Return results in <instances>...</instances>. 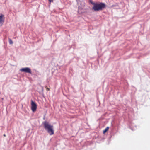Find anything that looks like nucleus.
Listing matches in <instances>:
<instances>
[{
  "label": "nucleus",
  "mask_w": 150,
  "mask_h": 150,
  "mask_svg": "<svg viewBox=\"0 0 150 150\" xmlns=\"http://www.w3.org/2000/svg\"><path fill=\"white\" fill-rule=\"evenodd\" d=\"M91 3L93 5L92 9L95 11H99L100 10H102L106 6L105 4L102 3H98L91 2Z\"/></svg>",
  "instance_id": "nucleus-1"
},
{
  "label": "nucleus",
  "mask_w": 150,
  "mask_h": 150,
  "mask_svg": "<svg viewBox=\"0 0 150 150\" xmlns=\"http://www.w3.org/2000/svg\"><path fill=\"white\" fill-rule=\"evenodd\" d=\"M43 125L45 129L47 131L50 135H51L54 134V132L53 125H51L46 122H44Z\"/></svg>",
  "instance_id": "nucleus-2"
},
{
  "label": "nucleus",
  "mask_w": 150,
  "mask_h": 150,
  "mask_svg": "<svg viewBox=\"0 0 150 150\" xmlns=\"http://www.w3.org/2000/svg\"><path fill=\"white\" fill-rule=\"evenodd\" d=\"M31 109L33 112H35L36 110L37 106L36 104L32 100L31 101Z\"/></svg>",
  "instance_id": "nucleus-3"
},
{
  "label": "nucleus",
  "mask_w": 150,
  "mask_h": 150,
  "mask_svg": "<svg viewBox=\"0 0 150 150\" xmlns=\"http://www.w3.org/2000/svg\"><path fill=\"white\" fill-rule=\"evenodd\" d=\"M20 70L22 72L28 73L30 74L31 73V69L28 67L22 68Z\"/></svg>",
  "instance_id": "nucleus-4"
},
{
  "label": "nucleus",
  "mask_w": 150,
  "mask_h": 150,
  "mask_svg": "<svg viewBox=\"0 0 150 150\" xmlns=\"http://www.w3.org/2000/svg\"><path fill=\"white\" fill-rule=\"evenodd\" d=\"M4 16L2 14H0V25H2L4 21Z\"/></svg>",
  "instance_id": "nucleus-5"
},
{
  "label": "nucleus",
  "mask_w": 150,
  "mask_h": 150,
  "mask_svg": "<svg viewBox=\"0 0 150 150\" xmlns=\"http://www.w3.org/2000/svg\"><path fill=\"white\" fill-rule=\"evenodd\" d=\"M109 127H107L103 131V134L105 133L109 129Z\"/></svg>",
  "instance_id": "nucleus-6"
},
{
  "label": "nucleus",
  "mask_w": 150,
  "mask_h": 150,
  "mask_svg": "<svg viewBox=\"0 0 150 150\" xmlns=\"http://www.w3.org/2000/svg\"><path fill=\"white\" fill-rule=\"evenodd\" d=\"M9 43L10 44H12L13 43V42L10 39H9Z\"/></svg>",
  "instance_id": "nucleus-7"
},
{
  "label": "nucleus",
  "mask_w": 150,
  "mask_h": 150,
  "mask_svg": "<svg viewBox=\"0 0 150 150\" xmlns=\"http://www.w3.org/2000/svg\"><path fill=\"white\" fill-rule=\"evenodd\" d=\"M45 88H46V90L48 91H49L50 90V88H47V86H46L45 87Z\"/></svg>",
  "instance_id": "nucleus-8"
},
{
  "label": "nucleus",
  "mask_w": 150,
  "mask_h": 150,
  "mask_svg": "<svg viewBox=\"0 0 150 150\" xmlns=\"http://www.w3.org/2000/svg\"><path fill=\"white\" fill-rule=\"evenodd\" d=\"M49 0V2L50 3H51V2H53V0Z\"/></svg>",
  "instance_id": "nucleus-9"
},
{
  "label": "nucleus",
  "mask_w": 150,
  "mask_h": 150,
  "mask_svg": "<svg viewBox=\"0 0 150 150\" xmlns=\"http://www.w3.org/2000/svg\"><path fill=\"white\" fill-rule=\"evenodd\" d=\"M3 136L4 137H6V135L5 134H4Z\"/></svg>",
  "instance_id": "nucleus-10"
}]
</instances>
